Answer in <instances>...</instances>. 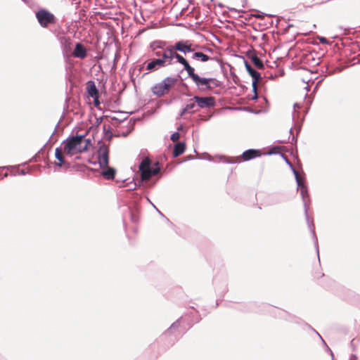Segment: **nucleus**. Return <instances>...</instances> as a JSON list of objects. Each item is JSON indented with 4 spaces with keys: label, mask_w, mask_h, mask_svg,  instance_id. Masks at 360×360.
I'll use <instances>...</instances> for the list:
<instances>
[{
    "label": "nucleus",
    "mask_w": 360,
    "mask_h": 360,
    "mask_svg": "<svg viewBox=\"0 0 360 360\" xmlns=\"http://www.w3.org/2000/svg\"><path fill=\"white\" fill-rule=\"evenodd\" d=\"M86 92L89 96H91L94 98V104L96 107H98L100 105V102L98 101V91L96 86L94 82L89 81L86 83Z\"/></svg>",
    "instance_id": "10"
},
{
    "label": "nucleus",
    "mask_w": 360,
    "mask_h": 360,
    "mask_svg": "<svg viewBox=\"0 0 360 360\" xmlns=\"http://www.w3.org/2000/svg\"><path fill=\"white\" fill-rule=\"evenodd\" d=\"M296 179H297V184H298V186L300 188V193H301L303 199L304 200V198L307 196H308L307 187L303 184V182L302 181V179L298 176L297 174L296 175Z\"/></svg>",
    "instance_id": "18"
},
{
    "label": "nucleus",
    "mask_w": 360,
    "mask_h": 360,
    "mask_svg": "<svg viewBox=\"0 0 360 360\" xmlns=\"http://www.w3.org/2000/svg\"><path fill=\"white\" fill-rule=\"evenodd\" d=\"M261 151L257 149H249L243 153L240 156L236 158V162H241L242 161H248L255 158L260 157Z\"/></svg>",
    "instance_id": "9"
},
{
    "label": "nucleus",
    "mask_w": 360,
    "mask_h": 360,
    "mask_svg": "<svg viewBox=\"0 0 360 360\" xmlns=\"http://www.w3.org/2000/svg\"><path fill=\"white\" fill-rule=\"evenodd\" d=\"M36 18L42 27H48L49 25H54L56 22L55 15L44 8H41L36 13Z\"/></svg>",
    "instance_id": "5"
},
{
    "label": "nucleus",
    "mask_w": 360,
    "mask_h": 360,
    "mask_svg": "<svg viewBox=\"0 0 360 360\" xmlns=\"http://www.w3.org/2000/svg\"><path fill=\"white\" fill-rule=\"evenodd\" d=\"M194 101H197L196 105L199 109L212 108L216 104L215 98L213 96L200 97L195 96Z\"/></svg>",
    "instance_id": "8"
},
{
    "label": "nucleus",
    "mask_w": 360,
    "mask_h": 360,
    "mask_svg": "<svg viewBox=\"0 0 360 360\" xmlns=\"http://www.w3.org/2000/svg\"><path fill=\"white\" fill-rule=\"evenodd\" d=\"M165 67L160 60L156 58L151 62L148 63L146 69L148 70H157L158 68Z\"/></svg>",
    "instance_id": "17"
},
{
    "label": "nucleus",
    "mask_w": 360,
    "mask_h": 360,
    "mask_svg": "<svg viewBox=\"0 0 360 360\" xmlns=\"http://www.w3.org/2000/svg\"><path fill=\"white\" fill-rule=\"evenodd\" d=\"M63 150L60 148H56L55 152L56 158L60 161V163H58L59 166H62V165L64 163V158L63 155Z\"/></svg>",
    "instance_id": "22"
},
{
    "label": "nucleus",
    "mask_w": 360,
    "mask_h": 360,
    "mask_svg": "<svg viewBox=\"0 0 360 360\" xmlns=\"http://www.w3.org/2000/svg\"><path fill=\"white\" fill-rule=\"evenodd\" d=\"M106 168L107 169L103 171V172H102L103 176L107 179H114L115 174V170L112 167H109L108 166Z\"/></svg>",
    "instance_id": "20"
},
{
    "label": "nucleus",
    "mask_w": 360,
    "mask_h": 360,
    "mask_svg": "<svg viewBox=\"0 0 360 360\" xmlns=\"http://www.w3.org/2000/svg\"><path fill=\"white\" fill-rule=\"evenodd\" d=\"M197 101H194V97L189 99L188 101L187 104L185 108L183 109L181 115L188 112V113H194L198 111V106L196 105Z\"/></svg>",
    "instance_id": "14"
},
{
    "label": "nucleus",
    "mask_w": 360,
    "mask_h": 360,
    "mask_svg": "<svg viewBox=\"0 0 360 360\" xmlns=\"http://www.w3.org/2000/svg\"><path fill=\"white\" fill-rule=\"evenodd\" d=\"M178 50L174 49V46H171V60L172 61L174 58H176L177 61L184 66V70L188 73L193 67L190 65L188 62L182 56L176 52Z\"/></svg>",
    "instance_id": "11"
},
{
    "label": "nucleus",
    "mask_w": 360,
    "mask_h": 360,
    "mask_svg": "<svg viewBox=\"0 0 360 360\" xmlns=\"http://www.w3.org/2000/svg\"><path fill=\"white\" fill-rule=\"evenodd\" d=\"M186 150V144L184 142L177 143L174 148L173 156L177 158L181 155Z\"/></svg>",
    "instance_id": "16"
},
{
    "label": "nucleus",
    "mask_w": 360,
    "mask_h": 360,
    "mask_svg": "<svg viewBox=\"0 0 360 360\" xmlns=\"http://www.w3.org/2000/svg\"><path fill=\"white\" fill-rule=\"evenodd\" d=\"M252 62L253 64L259 69H263L264 68V64L262 61L256 56L252 55L251 57Z\"/></svg>",
    "instance_id": "21"
},
{
    "label": "nucleus",
    "mask_w": 360,
    "mask_h": 360,
    "mask_svg": "<svg viewBox=\"0 0 360 360\" xmlns=\"http://www.w3.org/2000/svg\"><path fill=\"white\" fill-rule=\"evenodd\" d=\"M192 58L201 62H207L210 59V56L202 52H195L192 56Z\"/></svg>",
    "instance_id": "19"
},
{
    "label": "nucleus",
    "mask_w": 360,
    "mask_h": 360,
    "mask_svg": "<svg viewBox=\"0 0 360 360\" xmlns=\"http://www.w3.org/2000/svg\"><path fill=\"white\" fill-rule=\"evenodd\" d=\"M176 78L166 77L162 82L156 84L152 87V92L158 97L163 96L169 92L171 88L176 84Z\"/></svg>",
    "instance_id": "4"
},
{
    "label": "nucleus",
    "mask_w": 360,
    "mask_h": 360,
    "mask_svg": "<svg viewBox=\"0 0 360 360\" xmlns=\"http://www.w3.org/2000/svg\"><path fill=\"white\" fill-rule=\"evenodd\" d=\"M180 137V134L179 132H174L172 135H171V140L174 142L175 141H177L179 140Z\"/></svg>",
    "instance_id": "23"
},
{
    "label": "nucleus",
    "mask_w": 360,
    "mask_h": 360,
    "mask_svg": "<svg viewBox=\"0 0 360 360\" xmlns=\"http://www.w3.org/2000/svg\"><path fill=\"white\" fill-rule=\"evenodd\" d=\"M154 55L158 57L165 67L172 65L171 46L165 48L160 47L154 49Z\"/></svg>",
    "instance_id": "6"
},
{
    "label": "nucleus",
    "mask_w": 360,
    "mask_h": 360,
    "mask_svg": "<svg viewBox=\"0 0 360 360\" xmlns=\"http://www.w3.org/2000/svg\"><path fill=\"white\" fill-rule=\"evenodd\" d=\"M245 68L249 73V75L252 77V89L253 91L256 93L257 83L261 79L260 74L256 71L248 63L245 62Z\"/></svg>",
    "instance_id": "13"
},
{
    "label": "nucleus",
    "mask_w": 360,
    "mask_h": 360,
    "mask_svg": "<svg viewBox=\"0 0 360 360\" xmlns=\"http://www.w3.org/2000/svg\"><path fill=\"white\" fill-rule=\"evenodd\" d=\"M151 161L148 158H146L139 165V170L141 172V179L148 181L152 176L158 174L160 171L159 162L155 164V167H151Z\"/></svg>",
    "instance_id": "3"
},
{
    "label": "nucleus",
    "mask_w": 360,
    "mask_h": 360,
    "mask_svg": "<svg viewBox=\"0 0 360 360\" xmlns=\"http://www.w3.org/2000/svg\"><path fill=\"white\" fill-rule=\"evenodd\" d=\"M63 153L68 155L86 152L92 146L91 140L84 136H75L63 142Z\"/></svg>",
    "instance_id": "1"
},
{
    "label": "nucleus",
    "mask_w": 360,
    "mask_h": 360,
    "mask_svg": "<svg viewBox=\"0 0 360 360\" xmlns=\"http://www.w3.org/2000/svg\"><path fill=\"white\" fill-rule=\"evenodd\" d=\"M320 41H321V43H326L327 40H326V38H324V37H321V38L320 39Z\"/></svg>",
    "instance_id": "24"
},
{
    "label": "nucleus",
    "mask_w": 360,
    "mask_h": 360,
    "mask_svg": "<svg viewBox=\"0 0 360 360\" xmlns=\"http://www.w3.org/2000/svg\"><path fill=\"white\" fill-rule=\"evenodd\" d=\"M72 55L75 57L84 59L86 57V49L83 44L77 43L73 51Z\"/></svg>",
    "instance_id": "15"
},
{
    "label": "nucleus",
    "mask_w": 360,
    "mask_h": 360,
    "mask_svg": "<svg viewBox=\"0 0 360 360\" xmlns=\"http://www.w3.org/2000/svg\"><path fill=\"white\" fill-rule=\"evenodd\" d=\"M323 274L319 273V276H323Z\"/></svg>",
    "instance_id": "25"
},
{
    "label": "nucleus",
    "mask_w": 360,
    "mask_h": 360,
    "mask_svg": "<svg viewBox=\"0 0 360 360\" xmlns=\"http://www.w3.org/2000/svg\"><path fill=\"white\" fill-rule=\"evenodd\" d=\"M174 49L184 53L193 52V45L188 40H181L176 42L174 45Z\"/></svg>",
    "instance_id": "12"
},
{
    "label": "nucleus",
    "mask_w": 360,
    "mask_h": 360,
    "mask_svg": "<svg viewBox=\"0 0 360 360\" xmlns=\"http://www.w3.org/2000/svg\"><path fill=\"white\" fill-rule=\"evenodd\" d=\"M187 74L201 91H211L214 87L219 86V82L217 79L215 78L201 77L195 72L193 68Z\"/></svg>",
    "instance_id": "2"
},
{
    "label": "nucleus",
    "mask_w": 360,
    "mask_h": 360,
    "mask_svg": "<svg viewBox=\"0 0 360 360\" xmlns=\"http://www.w3.org/2000/svg\"><path fill=\"white\" fill-rule=\"evenodd\" d=\"M109 147L105 144L101 145L98 150V162L101 167L105 168L109 164Z\"/></svg>",
    "instance_id": "7"
}]
</instances>
